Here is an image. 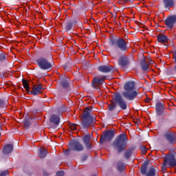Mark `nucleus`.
<instances>
[{"label":"nucleus","instance_id":"obj_1","mask_svg":"<svg viewBox=\"0 0 176 176\" xmlns=\"http://www.w3.org/2000/svg\"><path fill=\"white\" fill-rule=\"evenodd\" d=\"M124 98L133 101L138 96V92L135 90V84L133 81H129L124 85V91L122 93Z\"/></svg>","mask_w":176,"mask_h":176},{"label":"nucleus","instance_id":"obj_2","mask_svg":"<svg viewBox=\"0 0 176 176\" xmlns=\"http://www.w3.org/2000/svg\"><path fill=\"white\" fill-rule=\"evenodd\" d=\"M113 146L116 148L120 152L126 149V146H127V135L126 134H121L117 137L113 143Z\"/></svg>","mask_w":176,"mask_h":176},{"label":"nucleus","instance_id":"obj_3","mask_svg":"<svg viewBox=\"0 0 176 176\" xmlns=\"http://www.w3.org/2000/svg\"><path fill=\"white\" fill-rule=\"evenodd\" d=\"M111 43L112 46H117V47L120 49L122 52H126V50H127V43L123 38H118L117 40L111 39Z\"/></svg>","mask_w":176,"mask_h":176},{"label":"nucleus","instance_id":"obj_4","mask_svg":"<svg viewBox=\"0 0 176 176\" xmlns=\"http://www.w3.org/2000/svg\"><path fill=\"white\" fill-rule=\"evenodd\" d=\"M90 110L89 108H86L83 114H82V119L81 122V126L84 128L89 127L90 126Z\"/></svg>","mask_w":176,"mask_h":176},{"label":"nucleus","instance_id":"obj_5","mask_svg":"<svg viewBox=\"0 0 176 176\" xmlns=\"http://www.w3.org/2000/svg\"><path fill=\"white\" fill-rule=\"evenodd\" d=\"M113 100L116 102V104H118L119 107L121 108V109H126L127 108V103L124 101L123 98H122V96L119 94H116L114 95Z\"/></svg>","mask_w":176,"mask_h":176},{"label":"nucleus","instance_id":"obj_6","mask_svg":"<svg viewBox=\"0 0 176 176\" xmlns=\"http://www.w3.org/2000/svg\"><path fill=\"white\" fill-rule=\"evenodd\" d=\"M36 63L41 69H50V68H52V63L47 61L45 58H38Z\"/></svg>","mask_w":176,"mask_h":176},{"label":"nucleus","instance_id":"obj_7","mask_svg":"<svg viewBox=\"0 0 176 176\" xmlns=\"http://www.w3.org/2000/svg\"><path fill=\"white\" fill-rule=\"evenodd\" d=\"M164 162L167 167H174V166H176L175 157L173 155H167Z\"/></svg>","mask_w":176,"mask_h":176},{"label":"nucleus","instance_id":"obj_8","mask_svg":"<svg viewBox=\"0 0 176 176\" xmlns=\"http://www.w3.org/2000/svg\"><path fill=\"white\" fill-rule=\"evenodd\" d=\"M151 64H153V61L151 60V58L142 60L140 63L142 70L144 72L149 71V65H151Z\"/></svg>","mask_w":176,"mask_h":176},{"label":"nucleus","instance_id":"obj_9","mask_svg":"<svg viewBox=\"0 0 176 176\" xmlns=\"http://www.w3.org/2000/svg\"><path fill=\"white\" fill-rule=\"evenodd\" d=\"M104 80H105V76H96L94 78L92 82V86L95 89H99L100 85H102L104 83Z\"/></svg>","mask_w":176,"mask_h":176},{"label":"nucleus","instance_id":"obj_10","mask_svg":"<svg viewBox=\"0 0 176 176\" xmlns=\"http://www.w3.org/2000/svg\"><path fill=\"white\" fill-rule=\"evenodd\" d=\"M44 90L45 88L42 87V84L34 85L32 88V94H33V96H37V94H41V93H42Z\"/></svg>","mask_w":176,"mask_h":176},{"label":"nucleus","instance_id":"obj_11","mask_svg":"<svg viewBox=\"0 0 176 176\" xmlns=\"http://www.w3.org/2000/svg\"><path fill=\"white\" fill-rule=\"evenodd\" d=\"M69 146L72 148L74 151H83V146L78 141H74L69 143Z\"/></svg>","mask_w":176,"mask_h":176},{"label":"nucleus","instance_id":"obj_12","mask_svg":"<svg viewBox=\"0 0 176 176\" xmlns=\"http://www.w3.org/2000/svg\"><path fill=\"white\" fill-rule=\"evenodd\" d=\"M113 131H109L104 133V136L100 138V142L102 141H111L113 138Z\"/></svg>","mask_w":176,"mask_h":176},{"label":"nucleus","instance_id":"obj_13","mask_svg":"<svg viewBox=\"0 0 176 176\" xmlns=\"http://www.w3.org/2000/svg\"><path fill=\"white\" fill-rule=\"evenodd\" d=\"M175 21H176V16L174 15L166 19L165 21V24L166 25H167L168 28H173L174 24H175Z\"/></svg>","mask_w":176,"mask_h":176},{"label":"nucleus","instance_id":"obj_14","mask_svg":"<svg viewBox=\"0 0 176 176\" xmlns=\"http://www.w3.org/2000/svg\"><path fill=\"white\" fill-rule=\"evenodd\" d=\"M98 69L100 72L108 73L112 71L113 67L111 65H101L98 67Z\"/></svg>","mask_w":176,"mask_h":176},{"label":"nucleus","instance_id":"obj_15","mask_svg":"<svg viewBox=\"0 0 176 176\" xmlns=\"http://www.w3.org/2000/svg\"><path fill=\"white\" fill-rule=\"evenodd\" d=\"M12 151H13V144H7L3 148V153L9 155V153H12Z\"/></svg>","mask_w":176,"mask_h":176},{"label":"nucleus","instance_id":"obj_16","mask_svg":"<svg viewBox=\"0 0 176 176\" xmlns=\"http://www.w3.org/2000/svg\"><path fill=\"white\" fill-rule=\"evenodd\" d=\"M50 122L55 124V126H58L60 123V117L56 115H52L50 118Z\"/></svg>","mask_w":176,"mask_h":176},{"label":"nucleus","instance_id":"obj_17","mask_svg":"<svg viewBox=\"0 0 176 176\" xmlns=\"http://www.w3.org/2000/svg\"><path fill=\"white\" fill-rule=\"evenodd\" d=\"M157 175V170H156L154 166H151L148 171L147 173H146V176H156Z\"/></svg>","mask_w":176,"mask_h":176},{"label":"nucleus","instance_id":"obj_18","mask_svg":"<svg viewBox=\"0 0 176 176\" xmlns=\"http://www.w3.org/2000/svg\"><path fill=\"white\" fill-rule=\"evenodd\" d=\"M165 137L167 139V140L168 141V142H170V144H173V143L175 142V141H176L175 136L174 135V134H173L171 133H168L165 134Z\"/></svg>","mask_w":176,"mask_h":176},{"label":"nucleus","instance_id":"obj_19","mask_svg":"<svg viewBox=\"0 0 176 176\" xmlns=\"http://www.w3.org/2000/svg\"><path fill=\"white\" fill-rule=\"evenodd\" d=\"M158 42H160V43H166V42L168 41V38L167 36H166L164 34H160L157 37Z\"/></svg>","mask_w":176,"mask_h":176},{"label":"nucleus","instance_id":"obj_20","mask_svg":"<svg viewBox=\"0 0 176 176\" xmlns=\"http://www.w3.org/2000/svg\"><path fill=\"white\" fill-rule=\"evenodd\" d=\"M90 138H91V135H85L83 137V142L87 146V148H90V144H89V141H90Z\"/></svg>","mask_w":176,"mask_h":176},{"label":"nucleus","instance_id":"obj_21","mask_svg":"<svg viewBox=\"0 0 176 176\" xmlns=\"http://www.w3.org/2000/svg\"><path fill=\"white\" fill-rule=\"evenodd\" d=\"M156 111L157 115H162V112L163 111V104L159 102L156 104Z\"/></svg>","mask_w":176,"mask_h":176},{"label":"nucleus","instance_id":"obj_22","mask_svg":"<svg viewBox=\"0 0 176 176\" xmlns=\"http://www.w3.org/2000/svg\"><path fill=\"white\" fill-rule=\"evenodd\" d=\"M38 151L40 152V153L38 154V156L41 159H43V157H45V156H46V155L47 153V151H46V150H45V148H40L38 149Z\"/></svg>","mask_w":176,"mask_h":176},{"label":"nucleus","instance_id":"obj_23","mask_svg":"<svg viewBox=\"0 0 176 176\" xmlns=\"http://www.w3.org/2000/svg\"><path fill=\"white\" fill-rule=\"evenodd\" d=\"M165 8H171L174 5L173 0H164Z\"/></svg>","mask_w":176,"mask_h":176},{"label":"nucleus","instance_id":"obj_24","mask_svg":"<svg viewBox=\"0 0 176 176\" xmlns=\"http://www.w3.org/2000/svg\"><path fill=\"white\" fill-rule=\"evenodd\" d=\"M148 167V163L147 162H145L141 167V173L142 174H144V175H146L147 173L146 172V168Z\"/></svg>","mask_w":176,"mask_h":176},{"label":"nucleus","instance_id":"obj_25","mask_svg":"<svg viewBox=\"0 0 176 176\" xmlns=\"http://www.w3.org/2000/svg\"><path fill=\"white\" fill-rule=\"evenodd\" d=\"M124 167H126L124 166V164H123L122 162H118L117 164V168L118 170V171H123V170L124 169Z\"/></svg>","mask_w":176,"mask_h":176},{"label":"nucleus","instance_id":"obj_26","mask_svg":"<svg viewBox=\"0 0 176 176\" xmlns=\"http://www.w3.org/2000/svg\"><path fill=\"white\" fill-rule=\"evenodd\" d=\"M118 64H120V65H126V64H127V58H126V57H122L118 62Z\"/></svg>","mask_w":176,"mask_h":176},{"label":"nucleus","instance_id":"obj_27","mask_svg":"<svg viewBox=\"0 0 176 176\" xmlns=\"http://www.w3.org/2000/svg\"><path fill=\"white\" fill-rule=\"evenodd\" d=\"M30 120H31V119L30 118V116H27L23 122L25 127L30 126Z\"/></svg>","mask_w":176,"mask_h":176},{"label":"nucleus","instance_id":"obj_28","mask_svg":"<svg viewBox=\"0 0 176 176\" xmlns=\"http://www.w3.org/2000/svg\"><path fill=\"white\" fill-rule=\"evenodd\" d=\"M23 85L24 89H25V90L27 91H28V90H30V86H28V82L27 81H25V80H23Z\"/></svg>","mask_w":176,"mask_h":176},{"label":"nucleus","instance_id":"obj_29","mask_svg":"<svg viewBox=\"0 0 176 176\" xmlns=\"http://www.w3.org/2000/svg\"><path fill=\"white\" fill-rule=\"evenodd\" d=\"M132 151L131 150H128L125 152L124 156L126 159H129L131 156Z\"/></svg>","mask_w":176,"mask_h":176},{"label":"nucleus","instance_id":"obj_30","mask_svg":"<svg viewBox=\"0 0 176 176\" xmlns=\"http://www.w3.org/2000/svg\"><path fill=\"white\" fill-rule=\"evenodd\" d=\"M116 108V104L115 103H111L109 105V111H113Z\"/></svg>","mask_w":176,"mask_h":176},{"label":"nucleus","instance_id":"obj_31","mask_svg":"<svg viewBox=\"0 0 176 176\" xmlns=\"http://www.w3.org/2000/svg\"><path fill=\"white\" fill-rule=\"evenodd\" d=\"M76 124H69V127L71 129V130H76Z\"/></svg>","mask_w":176,"mask_h":176},{"label":"nucleus","instance_id":"obj_32","mask_svg":"<svg viewBox=\"0 0 176 176\" xmlns=\"http://www.w3.org/2000/svg\"><path fill=\"white\" fill-rule=\"evenodd\" d=\"M61 85H62V86H63V87H68V82H67V81H63L62 82H61Z\"/></svg>","mask_w":176,"mask_h":176},{"label":"nucleus","instance_id":"obj_33","mask_svg":"<svg viewBox=\"0 0 176 176\" xmlns=\"http://www.w3.org/2000/svg\"><path fill=\"white\" fill-rule=\"evenodd\" d=\"M56 175L57 176H63V175H64V171L60 170V171L57 172L56 173Z\"/></svg>","mask_w":176,"mask_h":176},{"label":"nucleus","instance_id":"obj_34","mask_svg":"<svg viewBox=\"0 0 176 176\" xmlns=\"http://www.w3.org/2000/svg\"><path fill=\"white\" fill-rule=\"evenodd\" d=\"M66 30H67V31H69V30H71V28H72V25H71V24H67V25H66Z\"/></svg>","mask_w":176,"mask_h":176},{"label":"nucleus","instance_id":"obj_35","mask_svg":"<svg viewBox=\"0 0 176 176\" xmlns=\"http://www.w3.org/2000/svg\"><path fill=\"white\" fill-rule=\"evenodd\" d=\"M140 149L142 152V153H145V152H146V147L142 146V147H140Z\"/></svg>","mask_w":176,"mask_h":176},{"label":"nucleus","instance_id":"obj_36","mask_svg":"<svg viewBox=\"0 0 176 176\" xmlns=\"http://www.w3.org/2000/svg\"><path fill=\"white\" fill-rule=\"evenodd\" d=\"M8 174V170L3 171L0 174V176H5Z\"/></svg>","mask_w":176,"mask_h":176},{"label":"nucleus","instance_id":"obj_37","mask_svg":"<svg viewBox=\"0 0 176 176\" xmlns=\"http://www.w3.org/2000/svg\"><path fill=\"white\" fill-rule=\"evenodd\" d=\"M5 56L3 54H0V60H5Z\"/></svg>","mask_w":176,"mask_h":176},{"label":"nucleus","instance_id":"obj_38","mask_svg":"<svg viewBox=\"0 0 176 176\" xmlns=\"http://www.w3.org/2000/svg\"><path fill=\"white\" fill-rule=\"evenodd\" d=\"M166 167H167V165H166L165 162H164V164L162 166V170H166Z\"/></svg>","mask_w":176,"mask_h":176},{"label":"nucleus","instance_id":"obj_39","mask_svg":"<svg viewBox=\"0 0 176 176\" xmlns=\"http://www.w3.org/2000/svg\"><path fill=\"white\" fill-rule=\"evenodd\" d=\"M3 107V102L2 100H0V107Z\"/></svg>","mask_w":176,"mask_h":176},{"label":"nucleus","instance_id":"obj_40","mask_svg":"<svg viewBox=\"0 0 176 176\" xmlns=\"http://www.w3.org/2000/svg\"><path fill=\"white\" fill-rule=\"evenodd\" d=\"M68 152H69V151L66 150V151L64 152L65 155H67V154H68Z\"/></svg>","mask_w":176,"mask_h":176},{"label":"nucleus","instance_id":"obj_41","mask_svg":"<svg viewBox=\"0 0 176 176\" xmlns=\"http://www.w3.org/2000/svg\"><path fill=\"white\" fill-rule=\"evenodd\" d=\"M149 101H151V99H146V102H149Z\"/></svg>","mask_w":176,"mask_h":176},{"label":"nucleus","instance_id":"obj_42","mask_svg":"<svg viewBox=\"0 0 176 176\" xmlns=\"http://www.w3.org/2000/svg\"><path fill=\"white\" fill-rule=\"evenodd\" d=\"M121 1H123L124 2H127V1H129V0H121Z\"/></svg>","mask_w":176,"mask_h":176},{"label":"nucleus","instance_id":"obj_43","mask_svg":"<svg viewBox=\"0 0 176 176\" xmlns=\"http://www.w3.org/2000/svg\"><path fill=\"white\" fill-rule=\"evenodd\" d=\"M1 125L0 124V129H1Z\"/></svg>","mask_w":176,"mask_h":176}]
</instances>
